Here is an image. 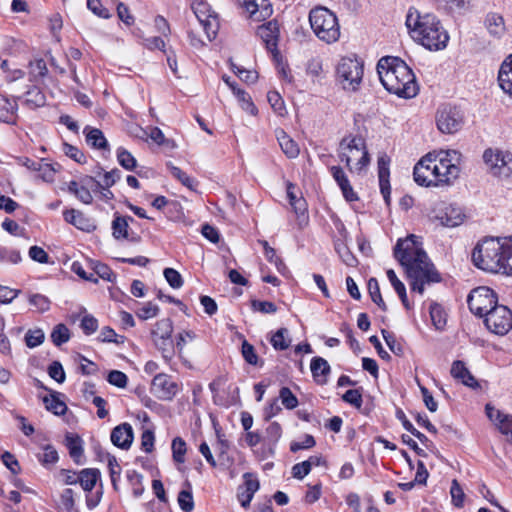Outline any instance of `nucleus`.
I'll return each instance as SVG.
<instances>
[{
    "mask_svg": "<svg viewBox=\"0 0 512 512\" xmlns=\"http://www.w3.org/2000/svg\"><path fill=\"white\" fill-rule=\"evenodd\" d=\"M311 372L315 379V381L319 384H324L327 381V376L330 373V365L328 362L322 357H314L311 360Z\"/></svg>",
    "mask_w": 512,
    "mask_h": 512,
    "instance_id": "obj_23",
    "label": "nucleus"
},
{
    "mask_svg": "<svg viewBox=\"0 0 512 512\" xmlns=\"http://www.w3.org/2000/svg\"><path fill=\"white\" fill-rule=\"evenodd\" d=\"M65 443L74 462L76 464H81V458L83 456V445L81 438L77 435L67 433L65 436Z\"/></svg>",
    "mask_w": 512,
    "mask_h": 512,
    "instance_id": "obj_27",
    "label": "nucleus"
},
{
    "mask_svg": "<svg viewBox=\"0 0 512 512\" xmlns=\"http://www.w3.org/2000/svg\"><path fill=\"white\" fill-rule=\"evenodd\" d=\"M338 82L343 89L358 90L363 77V64L356 58L343 57L336 68Z\"/></svg>",
    "mask_w": 512,
    "mask_h": 512,
    "instance_id": "obj_8",
    "label": "nucleus"
},
{
    "mask_svg": "<svg viewBox=\"0 0 512 512\" xmlns=\"http://www.w3.org/2000/svg\"><path fill=\"white\" fill-rule=\"evenodd\" d=\"M498 82L505 93L512 95V55L508 56L501 64Z\"/></svg>",
    "mask_w": 512,
    "mask_h": 512,
    "instance_id": "obj_21",
    "label": "nucleus"
},
{
    "mask_svg": "<svg viewBox=\"0 0 512 512\" xmlns=\"http://www.w3.org/2000/svg\"><path fill=\"white\" fill-rule=\"evenodd\" d=\"M312 468V460H306L301 463H297L292 467V475L296 479H303L308 475Z\"/></svg>",
    "mask_w": 512,
    "mask_h": 512,
    "instance_id": "obj_61",
    "label": "nucleus"
},
{
    "mask_svg": "<svg viewBox=\"0 0 512 512\" xmlns=\"http://www.w3.org/2000/svg\"><path fill=\"white\" fill-rule=\"evenodd\" d=\"M450 494L452 498V504L455 507H462L464 503L465 494L456 479L452 481Z\"/></svg>",
    "mask_w": 512,
    "mask_h": 512,
    "instance_id": "obj_51",
    "label": "nucleus"
},
{
    "mask_svg": "<svg viewBox=\"0 0 512 512\" xmlns=\"http://www.w3.org/2000/svg\"><path fill=\"white\" fill-rule=\"evenodd\" d=\"M75 505L74 491L71 488H66L60 495V506L67 512L72 511Z\"/></svg>",
    "mask_w": 512,
    "mask_h": 512,
    "instance_id": "obj_57",
    "label": "nucleus"
},
{
    "mask_svg": "<svg viewBox=\"0 0 512 512\" xmlns=\"http://www.w3.org/2000/svg\"><path fill=\"white\" fill-rule=\"evenodd\" d=\"M173 332L172 321L168 318L161 319L156 322L152 330L154 343L157 347L165 352L166 346L172 347L171 334Z\"/></svg>",
    "mask_w": 512,
    "mask_h": 512,
    "instance_id": "obj_16",
    "label": "nucleus"
},
{
    "mask_svg": "<svg viewBox=\"0 0 512 512\" xmlns=\"http://www.w3.org/2000/svg\"><path fill=\"white\" fill-rule=\"evenodd\" d=\"M497 154H499L498 167L494 170V176L509 177L512 174V154L498 150Z\"/></svg>",
    "mask_w": 512,
    "mask_h": 512,
    "instance_id": "obj_29",
    "label": "nucleus"
},
{
    "mask_svg": "<svg viewBox=\"0 0 512 512\" xmlns=\"http://www.w3.org/2000/svg\"><path fill=\"white\" fill-rule=\"evenodd\" d=\"M275 350H286L290 346L289 331L287 328H280L270 339Z\"/></svg>",
    "mask_w": 512,
    "mask_h": 512,
    "instance_id": "obj_35",
    "label": "nucleus"
},
{
    "mask_svg": "<svg viewBox=\"0 0 512 512\" xmlns=\"http://www.w3.org/2000/svg\"><path fill=\"white\" fill-rule=\"evenodd\" d=\"M163 274L166 281L172 288L178 289L183 285L182 276L177 270L173 268H165Z\"/></svg>",
    "mask_w": 512,
    "mask_h": 512,
    "instance_id": "obj_54",
    "label": "nucleus"
},
{
    "mask_svg": "<svg viewBox=\"0 0 512 512\" xmlns=\"http://www.w3.org/2000/svg\"><path fill=\"white\" fill-rule=\"evenodd\" d=\"M59 393L52 392L49 396L43 397L45 408L55 415H63L67 410L66 404L59 398Z\"/></svg>",
    "mask_w": 512,
    "mask_h": 512,
    "instance_id": "obj_30",
    "label": "nucleus"
},
{
    "mask_svg": "<svg viewBox=\"0 0 512 512\" xmlns=\"http://www.w3.org/2000/svg\"><path fill=\"white\" fill-rule=\"evenodd\" d=\"M342 399L343 401L349 403L350 405L354 406L357 409L361 408L363 402L360 389L347 390L343 394Z\"/></svg>",
    "mask_w": 512,
    "mask_h": 512,
    "instance_id": "obj_55",
    "label": "nucleus"
},
{
    "mask_svg": "<svg viewBox=\"0 0 512 512\" xmlns=\"http://www.w3.org/2000/svg\"><path fill=\"white\" fill-rule=\"evenodd\" d=\"M470 311L479 316L485 317L494 307L498 305L496 293L489 287L481 286L473 289L467 298Z\"/></svg>",
    "mask_w": 512,
    "mask_h": 512,
    "instance_id": "obj_9",
    "label": "nucleus"
},
{
    "mask_svg": "<svg viewBox=\"0 0 512 512\" xmlns=\"http://www.w3.org/2000/svg\"><path fill=\"white\" fill-rule=\"evenodd\" d=\"M133 437L132 426L128 423H122L116 426L111 432L112 443L121 449L130 448Z\"/></svg>",
    "mask_w": 512,
    "mask_h": 512,
    "instance_id": "obj_18",
    "label": "nucleus"
},
{
    "mask_svg": "<svg viewBox=\"0 0 512 512\" xmlns=\"http://www.w3.org/2000/svg\"><path fill=\"white\" fill-rule=\"evenodd\" d=\"M472 261L484 271L512 276V238H485L474 248Z\"/></svg>",
    "mask_w": 512,
    "mask_h": 512,
    "instance_id": "obj_3",
    "label": "nucleus"
},
{
    "mask_svg": "<svg viewBox=\"0 0 512 512\" xmlns=\"http://www.w3.org/2000/svg\"><path fill=\"white\" fill-rule=\"evenodd\" d=\"M70 339L69 329L64 324H58L51 333V340L56 346H61Z\"/></svg>",
    "mask_w": 512,
    "mask_h": 512,
    "instance_id": "obj_43",
    "label": "nucleus"
},
{
    "mask_svg": "<svg viewBox=\"0 0 512 512\" xmlns=\"http://www.w3.org/2000/svg\"><path fill=\"white\" fill-rule=\"evenodd\" d=\"M192 10L202 25L208 41L215 39L219 30L218 16L211 11L210 6L205 2L193 3Z\"/></svg>",
    "mask_w": 512,
    "mask_h": 512,
    "instance_id": "obj_12",
    "label": "nucleus"
},
{
    "mask_svg": "<svg viewBox=\"0 0 512 512\" xmlns=\"http://www.w3.org/2000/svg\"><path fill=\"white\" fill-rule=\"evenodd\" d=\"M28 301L29 304L40 313L46 312L50 309L51 301L45 295L39 293L30 294Z\"/></svg>",
    "mask_w": 512,
    "mask_h": 512,
    "instance_id": "obj_42",
    "label": "nucleus"
},
{
    "mask_svg": "<svg viewBox=\"0 0 512 512\" xmlns=\"http://www.w3.org/2000/svg\"><path fill=\"white\" fill-rule=\"evenodd\" d=\"M279 398L286 409L292 410L298 406V399L288 387H282Z\"/></svg>",
    "mask_w": 512,
    "mask_h": 512,
    "instance_id": "obj_46",
    "label": "nucleus"
},
{
    "mask_svg": "<svg viewBox=\"0 0 512 512\" xmlns=\"http://www.w3.org/2000/svg\"><path fill=\"white\" fill-rule=\"evenodd\" d=\"M108 468H109V473H110V478H111V483L113 485V488L115 490H117L118 489L117 481L120 478L121 468L114 456L108 457Z\"/></svg>",
    "mask_w": 512,
    "mask_h": 512,
    "instance_id": "obj_58",
    "label": "nucleus"
},
{
    "mask_svg": "<svg viewBox=\"0 0 512 512\" xmlns=\"http://www.w3.org/2000/svg\"><path fill=\"white\" fill-rule=\"evenodd\" d=\"M498 429L512 441V416L504 415L498 423Z\"/></svg>",
    "mask_w": 512,
    "mask_h": 512,
    "instance_id": "obj_64",
    "label": "nucleus"
},
{
    "mask_svg": "<svg viewBox=\"0 0 512 512\" xmlns=\"http://www.w3.org/2000/svg\"><path fill=\"white\" fill-rule=\"evenodd\" d=\"M64 220L74 225L76 228L81 230H88V219L85 217V215L76 209H67L63 212Z\"/></svg>",
    "mask_w": 512,
    "mask_h": 512,
    "instance_id": "obj_31",
    "label": "nucleus"
},
{
    "mask_svg": "<svg viewBox=\"0 0 512 512\" xmlns=\"http://www.w3.org/2000/svg\"><path fill=\"white\" fill-rule=\"evenodd\" d=\"M257 34L265 43L266 48L271 53H273L274 56L279 54V51L277 49L279 39V25L277 21L271 20L259 26Z\"/></svg>",
    "mask_w": 512,
    "mask_h": 512,
    "instance_id": "obj_15",
    "label": "nucleus"
},
{
    "mask_svg": "<svg viewBox=\"0 0 512 512\" xmlns=\"http://www.w3.org/2000/svg\"><path fill=\"white\" fill-rule=\"evenodd\" d=\"M107 381L118 388H125L128 378L125 373L119 370H112L107 376Z\"/></svg>",
    "mask_w": 512,
    "mask_h": 512,
    "instance_id": "obj_59",
    "label": "nucleus"
},
{
    "mask_svg": "<svg viewBox=\"0 0 512 512\" xmlns=\"http://www.w3.org/2000/svg\"><path fill=\"white\" fill-rule=\"evenodd\" d=\"M433 218L442 226L453 228L461 225L466 215L463 209L455 204L440 203L433 210Z\"/></svg>",
    "mask_w": 512,
    "mask_h": 512,
    "instance_id": "obj_13",
    "label": "nucleus"
},
{
    "mask_svg": "<svg viewBox=\"0 0 512 512\" xmlns=\"http://www.w3.org/2000/svg\"><path fill=\"white\" fill-rule=\"evenodd\" d=\"M282 436V428L278 422H271L266 429V438L268 442V452L274 454V449Z\"/></svg>",
    "mask_w": 512,
    "mask_h": 512,
    "instance_id": "obj_33",
    "label": "nucleus"
},
{
    "mask_svg": "<svg viewBox=\"0 0 512 512\" xmlns=\"http://www.w3.org/2000/svg\"><path fill=\"white\" fill-rule=\"evenodd\" d=\"M268 102L272 109L280 116L286 113L284 101L277 91H269L267 94Z\"/></svg>",
    "mask_w": 512,
    "mask_h": 512,
    "instance_id": "obj_47",
    "label": "nucleus"
},
{
    "mask_svg": "<svg viewBox=\"0 0 512 512\" xmlns=\"http://www.w3.org/2000/svg\"><path fill=\"white\" fill-rule=\"evenodd\" d=\"M48 374L52 379H54L58 383H63L66 378L62 364L58 361H54L50 364V366L48 367Z\"/></svg>",
    "mask_w": 512,
    "mask_h": 512,
    "instance_id": "obj_60",
    "label": "nucleus"
},
{
    "mask_svg": "<svg viewBox=\"0 0 512 512\" xmlns=\"http://www.w3.org/2000/svg\"><path fill=\"white\" fill-rule=\"evenodd\" d=\"M378 178L379 183L389 182V164L390 159L386 155H382L378 158Z\"/></svg>",
    "mask_w": 512,
    "mask_h": 512,
    "instance_id": "obj_53",
    "label": "nucleus"
},
{
    "mask_svg": "<svg viewBox=\"0 0 512 512\" xmlns=\"http://www.w3.org/2000/svg\"><path fill=\"white\" fill-rule=\"evenodd\" d=\"M45 335L41 329L29 330L25 335V342L29 348H34L42 344Z\"/></svg>",
    "mask_w": 512,
    "mask_h": 512,
    "instance_id": "obj_52",
    "label": "nucleus"
},
{
    "mask_svg": "<svg viewBox=\"0 0 512 512\" xmlns=\"http://www.w3.org/2000/svg\"><path fill=\"white\" fill-rule=\"evenodd\" d=\"M134 219L131 216H120L119 214L114 215V219L112 221V235L115 239L119 240L121 238L128 239L129 233V222H133Z\"/></svg>",
    "mask_w": 512,
    "mask_h": 512,
    "instance_id": "obj_25",
    "label": "nucleus"
},
{
    "mask_svg": "<svg viewBox=\"0 0 512 512\" xmlns=\"http://www.w3.org/2000/svg\"><path fill=\"white\" fill-rule=\"evenodd\" d=\"M394 257L404 267L413 292L422 295L425 285L441 281V276L422 248L419 237L411 234L405 239H399L394 247Z\"/></svg>",
    "mask_w": 512,
    "mask_h": 512,
    "instance_id": "obj_1",
    "label": "nucleus"
},
{
    "mask_svg": "<svg viewBox=\"0 0 512 512\" xmlns=\"http://www.w3.org/2000/svg\"><path fill=\"white\" fill-rule=\"evenodd\" d=\"M484 26L488 34L497 40L502 39L507 33L504 17L496 12H489L484 20Z\"/></svg>",
    "mask_w": 512,
    "mask_h": 512,
    "instance_id": "obj_17",
    "label": "nucleus"
},
{
    "mask_svg": "<svg viewBox=\"0 0 512 512\" xmlns=\"http://www.w3.org/2000/svg\"><path fill=\"white\" fill-rule=\"evenodd\" d=\"M178 384L172 380V377L160 373L154 376L151 382V393L160 400L170 401L178 393Z\"/></svg>",
    "mask_w": 512,
    "mask_h": 512,
    "instance_id": "obj_14",
    "label": "nucleus"
},
{
    "mask_svg": "<svg viewBox=\"0 0 512 512\" xmlns=\"http://www.w3.org/2000/svg\"><path fill=\"white\" fill-rule=\"evenodd\" d=\"M461 153L456 150H441L428 153L415 165L414 180L421 186L450 185L459 177Z\"/></svg>",
    "mask_w": 512,
    "mask_h": 512,
    "instance_id": "obj_2",
    "label": "nucleus"
},
{
    "mask_svg": "<svg viewBox=\"0 0 512 512\" xmlns=\"http://www.w3.org/2000/svg\"><path fill=\"white\" fill-rule=\"evenodd\" d=\"M338 157L341 162H345L351 172L353 168L351 162L356 160L355 171L361 173L370 163V156L367 151L365 141L361 137L343 138L339 144Z\"/></svg>",
    "mask_w": 512,
    "mask_h": 512,
    "instance_id": "obj_7",
    "label": "nucleus"
},
{
    "mask_svg": "<svg viewBox=\"0 0 512 512\" xmlns=\"http://www.w3.org/2000/svg\"><path fill=\"white\" fill-rule=\"evenodd\" d=\"M406 26L411 37L429 50L438 51L447 46L449 35L432 13H421L411 7L406 16Z\"/></svg>",
    "mask_w": 512,
    "mask_h": 512,
    "instance_id": "obj_5",
    "label": "nucleus"
},
{
    "mask_svg": "<svg viewBox=\"0 0 512 512\" xmlns=\"http://www.w3.org/2000/svg\"><path fill=\"white\" fill-rule=\"evenodd\" d=\"M335 250L338 253L341 260L347 266H350V267L356 266L358 261L345 243H343L341 241H336L335 242Z\"/></svg>",
    "mask_w": 512,
    "mask_h": 512,
    "instance_id": "obj_38",
    "label": "nucleus"
},
{
    "mask_svg": "<svg viewBox=\"0 0 512 512\" xmlns=\"http://www.w3.org/2000/svg\"><path fill=\"white\" fill-rule=\"evenodd\" d=\"M463 118V113L458 107L443 105L437 111V128L444 134H454L461 129Z\"/></svg>",
    "mask_w": 512,
    "mask_h": 512,
    "instance_id": "obj_11",
    "label": "nucleus"
},
{
    "mask_svg": "<svg viewBox=\"0 0 512 512\" xmlns=\"http://www.w3.org/2000/svg\"><path fill=\"white\" fill-rule=\"evenodd\" d=\"M241 353L245 361L250 365L258 364V356L255 352L253 345H251L247 340L242 342Z\"/></svg>",
    "mask_w": 512,
    "mask_h": 512,
    "instance_id": "obj_56",
    "label": "nucleus"
},
{
    "mask_svg": "<svg viewBox=\"0 0 512 512\" xmlns=\"http://www.w3.org/2000/svg\"><path fill=\"white\" fill-rule=\"evenodd\" d=\"M309 22L315 35L328 44L340 37V26L336 15L326 7H316L309 13Z\"/></svg>",
    "mask_w": 512,
    "mask_h": 512,
    "instance_id": "obj_6",
    "label": "nucleus"
},
{
    "mask_svg": "<svg viewBox=\"0 0 512 512\" xmlns=\"http://www.w3.org/2000/svg\"><path fill=\"white\" fill-rule=\"evenodd\" d=\"M172 454L173 459L176 463H183L185 461V454H186V443L185 441L180 438L176 437L172 441Z\"/></svg>",
    "mask_w": 512,
    "mask_h": 512,
    "instance_id": "obj_45",
    "label": "nucleus"
},
{
    "mask_svg": "<svg viewBox=\"0 0 512 512\" xmlns=\"http://www.w3.org/2000/svg\"><path fill=\"white\" fill-rule=\"evenodd\" d=\"M46 97L40 88L33 86L24 95V103L27 107L35 109L44 106Z\"/></svg>",
    "mask_w": 512,
    "mask_h": 512,
    "instance_id": "obj_32",
    "label": "nucleus"
},
{
    "mask_svg": "<svg viewBox=\"0 0 512 512\" xmlns=\"http://www.w3.org/2000/svg\"><path fill=\"white\" fill-rule=\"evenodd\" d=\"M100 471L96 468H86L79 472V484L86 492H90L100 479Z\"/></svg>",
    "mask_w": 512,
    "mask_h": 512,
    "instance_id": "obj_28",
    "label": "nucleus"
},
{
    "mask_svg": "<svg viewBox=\"0 0 512 512\" xmlns=\"http://www.w3.org/2000/svg\"><path fill=\"white\" fill-rule=\"evenodd\" d=\"M120 177L121 171L119 169H113L109 172H105L102 181L96 182V188H110L120 179Z\"/></svg>",
    "mask_w": 512,
    "mask_h": 512,
    "instance_id": "obj_50",
    "label": "nucleus"
},
{
    "mask_svg": "<svg viewBox=\"0 0 512 512\" xmlns=\"http://www.w3.org/2000/svg\"><path fill=\"white\" fill-rule=\"evenodd\" d=\"M382 336L389 347V349L396 355H401L403 353L402 345L396 340L395 336L386 331L382 330Z\"/></svg>",
    "mask_w": 512,
    "mask_h": 512,
    "instance_id": "obj_63",
    "label": "nucleus"
},
{
    "mask_svg": "<svg viewBox=\"0 0 512 512\" xmlns=\"http://www.w3.org/2000/svg\"><path fill=\"white\" fill-rule=\"evenodd\" d=\"M47 73L48 68L43 59H36L30 62V75L33 79L44 78Z\"/></svg>",
    "mask_w": 512,
    "mask_h": 512,
    "instance_id": "obj_48",
    "label": "nucleus"
},
{
    "mask_svg": "<svg viewBox=\"0 0 512 512\" xmlns=\"http://www.w3.org/2000/svg\"><path fill=\"white\" fill-rule=\"evenodd\" d=\"M429 312L433 325L436 327V329H442L446 324V314L441 305L432 303L430 305Z\"/></svg>",
    "mask_w": 512,
    "mask_h": 512,
    "instance_id": "obj_41",
    "label": "nucleus"
},
{
    "mask_svg": "<svg viewBox=\"0 0 512 512\" xmlns=\"http://www.w3.org/2000/svg\"><path fill=\"white\" fill-rule=\"evenodd\" d=\"M94 273L97 274L98 277L106 280L108 282H114L116 280V274L111 270V268L103 263L96 262L93 265Z\"/></svg>",
    "mask_w": 512,
    "mask_h": 512,
    "instance_id": "obj_49",
    "label": "nucleus"
},
{
    "mask_svg": "<svg viewBox=\"0 0 512 512\" xmlns=\"http://www.w3.org/2000/svg\"><path fill=\"white\" fill-rule=\"evenodd\" d=\"M377 73L384 88L398 97L410 99L417 95L418 85L411 68L398 57H383Z\"/></svg>",
    "mask_w": 512,
    "mask_h": 512,
    "instance_id": "obj_4",
    "label": "nucleus"
},
{
    "mask_svg": "<svg viewBox=\"0 0 512 512\" xmlns=\"http://www.w3.org/2000/svg\"><path fill=\"white\" fill-rule=\"evenodd\" d=\"M83 133L86 136V142L88 145L99 150H105L108 148V142L100 129L87 126L84 128Z\"/></svg>",
    "mask_w": 512,
    "mask_h": 512,
    "instance_id": "obj_26",
    "label": "nucleus"
},
{
    "mask_svg": "<svg viewBox=\"0 0 512 512\" xmlns=\"http://www.w3.org/2000/svg\"><path fill=\"white\" fill-rule=\"evenodd\" d=\"M17 104L8 98L0 95V120L9 123L13 120Z\"/></svg>",
    "mask_w": 512,
    "mask_h": 512,
    "instance_id": "obj_34",
    "label": "nucleus"
},
{
    "mask_svg": "<svg viewBox=\"0 0 512 512\" xmlns=\"http://www.w3.org/2000/svg\"><path fill=\"white\" fill-rule=\"evenodd\" d=\"M277 140L281 150L288 158H296L300 153L298 144L283 130L277 131Z\"/></svg>",
    "mask_w": 512,
    "mask_h": 512,
    "instance_id": "obj_24",
    "label": "nucleus"
},
{
    "mask_svg": "<svg viewBox=\"0 0 512 512\" xmlns=\"http://www.w3.org/2000/svg\"><path fill=\"white\" fill-rule=\"evenodd\" d=\"M117 160L118 163L128 171L134 170L137 166V161L134 156L122 147L117 149Z\"/></svg>",
    "mask_w": 512,
    "mask_h": 512,
    "instance_id": "obj_40",
    "label": "nucleus"
},
{
    "mask_svg": "<svg viewBox=\"0 0 512 512\" xmlns=\"http://www.w3.org/2000/svg\"><path fill=\"white\" fill-rule=\"evenodd\" d=\"M167 167L171 173V175L181 182L182 185L187 187L190 190H195L196 181L188 176L184 171H182L179 167L174 166L173 164H167Z\"/></svg>",
    "mask_w": 512,
    "mask_h": 512,
    "instance_id": "obj_37",
    "label": "nucleus"
},
{
    "mask_svg": "<svg viewBox=\"0 0 512 512\" xmlns=\"http://www.w3.org/2000/svg\"><path fill=\"white\" fill-rule=\"evenodd\" d=\"M233 94L237 97L243 110L251 115H255L257 113V108L248 93L238 87H233Z\"/></svg>",
    "mask_w": 512,
    "mask_h": 512,
    "instance_id": "obj_36",
    "label": "nucleus"
},
{
    "mask_svg": "<svg viewBox=\"0 0 512 512\" xmlns=\"http://www.w3.org/2000/svg\"><path fill=\"white\" fill-rule=\"evenodd\" d=\"M292 209L299 218V226L302 227L306 225L308 222V217L306 215L307 212V203L303 197H299L297 201H294L292 204Z\"/></svg>",
    "mask_w": 512,
    "mask_h": 512,
    "instance_id": "obj_44",
    "label": "nucleus"
},
{
    "mask_svg": "<svg viewBox=\"0 0 512 512\" xmlns=\"http://www.w3.org/2000/svg\"><path fill=\"white\" fill-rule=\"evenodd\" d=\"M451 375L455 379L461 380V382L469 387L475 388L478 386V383L474 376L470 373V371L466 368L464 362L462 361H454L451 367Z\"/></svg>",
    "mask_w": 512,
    "mask_h": 512,
    "instance_id": "obj_22",
    "label": "nucleus"
},
{
    "mask_svg": "<svg viewBox=\"0 0 512 512\" xmlns=\"http://www.w3.org/2000/svg\"><path fill=\"white\" fill-rule=\"evenodd\" d=\"M178 503L184 512H191L194 508L192 493L186 490L180 491L178 495Z\"/></svg>",
    "mask_w": 512,
    "mask_h": 512,
    "instance_id": "obj_62",
    "label": "nucleus"
},
{
    "mask_svg": "<svg viewBox=\"0 0 512 512\" xmlns=\"http://www.w3.org/2000/svg\"><path fill=\"white\" fill-rule=\"evenodd\" d=\"M368 291L372 301L383 311L387 310V305L385 304L381 293L378 281L375 278H371L368 281Z\"/></svg>",
    "mask_w": 512,
    "mask_h": 512,
    "instance_id": "obj_39",
    "label": "nucleus"
},
{
    "mask_svg": "<svg viewBox=\"0 0 512 512\" xmlns=\"http://www.w3.org/2000/svg\"><path fill=\"white\" fill-rule=\"evenodd\" d=\"M246 10L257 21L265 20L272 15L271 4L267 0H251L245 2Z\"/></svg>",
    "mask_w": 512,
    "mask_h": 512,
    "instance_id": "obj_20",
    "label": "nucleus"
},
{
    "mask_svg": "<svg viewBox=\"0 0 512 512\" xmlns=\"http://www.w3.org/2000/svg\"><path fill=\"white\" fill-rule=\"evenodd\" d=\"M484 324L496 335H506L512 329V312L504 305H497L484 317Z\"/></svg>",
    "mask_w": 512,
    "mask_h": 512,
    "instance_id": "obj_10",
    "label": "nucleus"
},
{
    "mask_svg": "<svg viewBox=\"0 0 512 512\" xmlns=\"http://www.w3.org/2000/svg\"><path fill=\"white\" fill-rule=\"evenodd\" d=\"M330 172L340 187L344 198L349 202L357 200V194L354 192L344 170L340 166H332Z\"/></svg>",
    "mask_w": 512,
    "mask_h": 512,
    "instance_id": "obj_19",
    "label": "nucleus"
}]
</instances>
